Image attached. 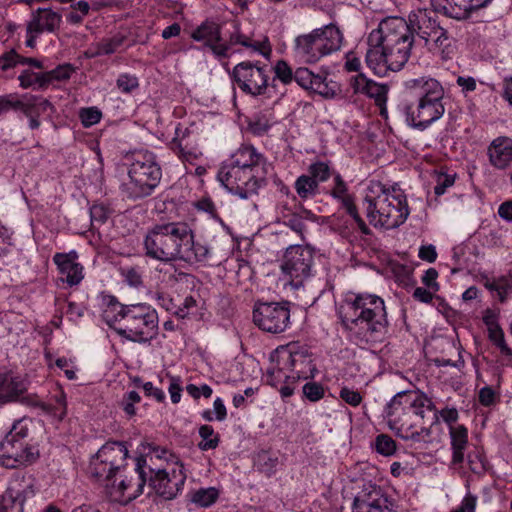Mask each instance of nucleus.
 Returning a JSON list of instances; mask_svg holds the SVG:
<instances>
[{"label": "nucleus", "mask_w": 512, "mask_h": 512, "mask_svg": "<svg viewBox=\"0 0 512 512\" xmlns=\"http://www.w3.org/2000/svg\"><path fill=\"white\" fill-rule=\"evenodd\" d=\"M56 366L64 372L67 379L75 380L77 378L78 367L72 359L65 357L58 358L56 360Z\"/></svg>", "instance_id": "60"}, {"label": "nucleus", "mask_w": 512, "mask_h": 512, "mask_svg": "<svg viewBox=\"0 0 512 512\" xmlns=\"http://www.w3.org/2000/svg\"><path fill=\"white\" fill-rule=\"evenodd\" d=\"M489 163L497 170H505L512 165V138L499 136L487 148Z\"/></svg>", "instance_id": "30"}, {"label": "nucleus", "mask_w": 512, "mask_h": 512, "mask_svg": "<svg viewBox=\"0 0 512 512\" xmlns=\"http://www.w3.org/2000/svg\"><path fill=\"white\" fill-rule=\"evenodd\" d=\"M420 11L421 8L410 11L407 19L387 17L370 33L365 62L375 75L385 77L389 71H400L408 62L415 34L418 35L412 16Z\"/></svg>", "instance_id": "1"}, {"label": "nucleus", "mask_w": 512, "mask_h": 512, "mask_svg": "<svg viewBox=\"0 0 512 512\" xmlns=\"http://www.w3.org/2000/svg\"><path fill=\"white\" fill-rule=\"evenodd\" d=\"M24 95L7 94L0 96V114L7 113L10 110L21 111Z\"/></svg>", "instance_id": "52"}, {"label": "nucleus", "mask_w": 512, "mask_h": 512, "mask_svg": "<svg viewBox=\"0 0 512 512\" xmlns=\"http://www.w3.org/2000/svg\"><path fill=\"white\" fill-rule=\"evenodd\" d=\"M191 38L203 43L219 61L230 57L229 45L222 39L221 26L213 20H206L197 26L192 31Z\"/></svg>", "instance_id": "19"}, {"label": "nucleus", "mask_w": 512, "mask_h": 512, "mask_svg": "<svg viewBox=\"0 0 512 512\" xmlns=\"http://www.w3.org/2000/svg\"><path fill=\"white\" fill-rule=\"evenodd\" d=\"M484 286L489 291L495 292L499 301L504 303L512 294V276L503 275L493 280H487Z\"/></svg>", "instance_id": "39"}, {"label": "nucleus", "mask_w": 512, "mask_h": 512, "mask_svg": "<svg viewBox=\"0 0 512 512\" xmlns=\"http://www.w3.org/2000/svg\"><path fill=\"white\" fill-rule=\"evenodd\" d=\"M117 88L124 94H129L138 89L139 79L129 73H121L116 80Z\"/></svg>", "instance_id": "53"}, {"label": "nucleus", "mask_w": 512, "mask_h": 512, "mask_svg": "<svg viewBox=\"0 0 512 512\" xmlns=\"http://www.w3.org/2000/svg\"><path fill=\"white\" fill-rule=\"evenodd\" d=\"M412 18L418 28V36L425 41L428 49L442 60L450 59L454 53L452 39L447 30L432 18L431 12L421 8Z\"/></svg>", "instance_id": "12"}, {"label": "nucleus", "mask_w": 512, "mask_h": 512, "mask_svg": "<svg viewBox=\"0 0 512 512\" xmlns=\"http://www.w3.org/2000/svg\"><path fill=\"white\" fill-rule=\"evenodd\" d=\"M0 512H24V502L4 493L0 498Z\"/></svg>", "instance_id": "59"}, {"label": "nucleus", "mask_w": 512, "mask_h": 512, "mask_svg": "<svg viewBox=\"0 0 512 512\" xmlns=\"http://www.w3.org/2000/svg\"><path fill=\"white\" fill-rule=\"evenodd\" d=\"M482 321L487 328L489 340L499 349L503 363L512 367V349L507 344L504 331L499 325V312L491 308L485 309Z\"/></svg>", "instance_id": "26"}, {"label": "nucleus", "mask_w": 512, "mask_h": 512, "mask_svg": "<svg viewBox=\"0 0 512 512\" xmlns=\"http://www.w3.org/2000/svg\"><path fill=\"white\" fill-rule=\"evenodd\" d=\"M449 436L452 450L451 462L453 465H460L464 462L468 446V429L464 425L450 427Z\"/></svg>", "instance_id": "35"}, {"label": "nucleus", "mask_w": 512, "mask_h": 512, "mask_svg": "<svg viewBox=\"0 0 512 512\" xmlns=\"http://www.w3.org/2000/svg\"><path fill=\"white\" fill-rule=\"evenodd\" d=\"M281 364H289L293 382L299 379L313 378L317 372L312 355L304 348L295 346L282 348Z\"/></svg>", "instance_id": "20"}, {"label": "nucleus", "mask_w": 512, "mask_h": 512, "mask_svg": "<svg viewBox=\"0 0 512 512\" xmlns=\"http://www.w3.org/2000/svg\"><path fill=\"white\" fill-rule=\"evenodd\" d=\"M29 428L24 420L15 422L11 430L0 442V465L8 469H18L34 464L39 456L36 445L27 442Z\"/></svg>", "instance_id": "11"}, {"label": "nucleus", "mask_w": 512, "mask_h": 512, "mask_svg": "<svg viewBox=\"0 0 512 512\" xmlns=\"http://www.w3.org/2000/svg\"><path fill=\"white\" fill-rule=\"evenodd\" d=\"M363 206L370 224L385 229L398 228L410 214L404 191L397 186L386 187L376 180L369 181Z\"/></svg>", "instance_id": "7"}, {"label": "nucleus", "mask_w": 512, "mask_h": 512, "mask_svg": "<svg viewBox=\"0 0 512 512\" xmlns=\"http://www.w3.org/2000/svg\"><path fill=\"white\" fill-rule=\"evenodd\" d=\"M28 389L26 377L11 371L0 372V408L18 402Z\"/></svg>", "instance_id": "28"}, {"label": "nucleus", "mask_w": 512, "mask_h": 512, "mask_svg": "<svg viewBox=\"0 0 512 512\" xmlns=\"http://www.w3.org/2000/svg\"><path fill=\"white\" fill-rule=\"evenodd\" d=\"M199 435L202 441L198 447L202 451L215 449L219 444V436L210 425H202L199 428Z\"/></svg>", "instance_id": "44"}, {"label": "nucleus", "mask_w": 512, "mask_h": 512, "mask_svg": "<svg viewBox=\"0 0 512 512\" xmlns=\"http://www.w3.org/2000/svg\"><path fill=\"white\" fill-rule=\"evenodd\" d=\"M408 94L415 102L403 107L405 120L411 127L425 130L445 113L444 88L435 78L421 76L405 82Z\"/></svg>", "instance_id": "8"}, {"label": "nucleus", "mask_w": 512, "mask_h": 512, "mask_svg": "<svg viewBox=\"0 0 512 512\" xmlns=\"http://www.w3.org/2000/svg\"><path fill=\"white\" fill-rule=\"evenodd\" d=\"M121 274L123 276L124 282L127 285H129L130 287L138 288V287L142 286L143 279H142V275L138 269H136V268L124 269V270H122Z\"/></svg>", "instance_id": "62"}, {"label": "nucleus", "mask_w": 512, "mask_h": 512, "mask_svg": "<svg viewBox=\"0 0 512 512\" xmlns=\"http://www.w3.org/2000/svg\"><path fill=\"white\" fill-rule=\"evenodd\" d=\"M308 172L318 184L326 182L331 176L334 177L336 172H333L329 161H314L308 167Z\"/></svg>", "instance_id": "42"}, {"label": "nucleus", "mask_w": 512, "mask_h": 512, "mask_svg": "<svg viewBox=\"0 0 512 512\" xmlns=\"http://www.w3.org/2000/svg\"><path fill=\"white\" fill-rule=\"evenodd\" d=\"M186 391L195 400L199 399L201 396L208 399L213 393L212 388L208 384H202L200 386L188 384L186 386Z\"/></svg>", "instance_id": "63"}, {"label": "nucleus", "mask_w": 512, "mask_h": 512, "mask_svg": "<svg viewBox=\"0 0 512 512\" xmlns=\"http://www.w3.org/2000/svg\"><path fill=\"white\" fill-rule=\"evenodd\" d=\"M123 37L115 36L101 40L96 45V50L92 52L90 57H97L101 55H110L117 51V49L123 44Z\"/></svg>", "instance_id": "45"}, {"label": "nucleus", "mask_w": 512, "mask_h": 512, "mask_svg": "<svg viewBox=\"0 0 512 512\" xmlns=\"http://www.w3.org/2000/svg\"><path fill=\"white\" fill-rule=\"evenodd\" d=\"M79 118L84 127L88 128L100 122L102 113L97 107L82 108Z\"/></svg>", "instance_id": "55"}, {"label": "nucleus", "mask_w": 512, "mask_h": 512, "mask_svg": "<svg viewBox=\"0 0 512 512\" xmlns=\"http://www.w3.org/2000/svg\"><path fill=\"white\" fill-rule=\"evenodd\" d=\"M273 71L275 79L279 80L284 85H289L294 81L295 72H293L292 68L284 60H278L273 67Z\"/></svg>", "instance_id": "50"}, {"label": "nucleus", "mask_w": 512, "mask_h": 512, "mask_svg": "<svg viewBox=\"0 0 512 512\" xmlns=\"http://www.w3.org/2000/svg\"><path fill=\"white\" fill-rule=\"evenodd\" d=\"M61 15L51 9L39 8L36 10L27 23L30 25V30L43 32H54L61 23Z\"/></svg>", "instance_id": "33"}, {"label": "nucleus", "mask_w": 512, "mask_h": 512, "mask_svg": "<svg viewBox=\"0 0 512 512\" xmlns=\"http://www.w3.org/2000/svg\"><path fill=\"white\" fill-rule=\"evenodd\" d=\"M439 418H441L442 421L448 425V429H450V427L458 425L457 421L459 419V413L454 407H445L441 410H437V408H435L433 424L437 423Z\"/></svg>", "instance_id": "54"}, {"label": "nucleus", "mask_w": 512, "mask_h": 512, "mask_svg": "<svg viewBox=\"0 0 512 512\" xmlns=\"http://www.w3.org/2000/svg\"><path fill=\"white\" fill-rule=\"evenodd\" d=\"M330 195L334 200L339 202L347 214L353 218L358 228L363 233L368 234L369 229L358 213L354 197L349 193L347 183L338 172L334 174L333 186L330 190Z\"/></svg>", "instance_id": "27"}, {"label": "nucleus", "mask_w": 512, "mask_h": 512, "mask_svg": "<svg viewBox=\"0 0 512 512\" xmlns=\"http://www.w3.org/2000/svg\"><path fill=\"white\" fill-rule=\"evenodd\" d=\"M314 252L308 246L290 245L281 261L283 275L288 278L289 284L298 289L312 277Z\"/></svg>", "instance_id": "13"}, {"label": "nucleus", "mask_w": 512, "mask_h": 512, "mask_svg": "<svg viewBox=\"0 0 512 512\" xmlns=\"http://www.w3.org/2000/svg\"><path fill=\"white\" fill-rule=\"evenodd\" d=\"M143 250L146 257L161 263H208L218 255L212 245L196 241L193 229L185 222L154 225L143 238Z\"/></svg>", "instance_id": "2"}, {"label": "nucleus", "mask_w": 512, "mask_h": 512, "mask_svg": "<svg viewBox=\"0 0 512 512\" xmlns=\"http://www.w3.org/2000/svg\"><path fill=\"white\" fill-rule=\"evenodd\" d=\"M433 400L424 392L400 391L386 404L384 416L388 427L395 434L415 443L431 441V427L424 425L428 413L435 412Z\"/></svg>", "instance_id": "5"}, {"label": "nucleus", "mask_w": 512, "mask_h": 512, "mask_svg": "<svg viewBox=\"0 0 512 512\" xmlns=\"http://www.w3.org/2000/svg\"><path fill=\"white\" fill-rule=\"evenodd\" d=\"M109 209L103 204H94L90 208V219L92 226L104 224L109 217Z\"/></svg>", "instance_id": "58"}, {"label": "nucleus", "mask_w": 512, "mask_h": 512, "mask_svg": "<svg viewBox=\"0 0 512 512\" xmlns=\"http://www.w3.org/2000/svg\"><path fill=\"white\" fill-rule=\"evenodd\" d=\"M168 380V392L170 399L173 404H177L181 400L182 393V380L179 376H173L170 374L166 375Z\"/></svg>", "instance_id": "57"}, {"label": "nucleus", "mask_w": 512, "mask_h": 512, "mask_svg": "<svg viewBox=\"0 0 512 512\" xmlns=\"http://www.w3.org/2000/svg\"><path fill=\"white\" fill-rule=\"evenodd\" d=\"M255 466L266 477H272L279 469L280 460L277 455L262 451L255 458Z\"/></svg>", "instance_id": "40"}, {"label": "nucleus", "mask_w": 512, "mask_h": 512, "mask_svg": "<svg viewBox=\"0 0 512 512\" xmlns=\"http://www.w3.org/2000/svg\"><path fill=\"white\" fill-rule=\"evenodd\" d=\"M374 448L382 456L389 457L395 454L397 450L396 442L387 434H380L375 438Z\"/></svg>", "instance_id": "47"}, {"label": "nucleus", "mask_w": 512, "mask_h": 512, "mask_svg": "<svg viewBox=\"0 0 512 512\" xmlns=\"http://www.w3.org/2000/svg\"><path fill=\"white\" fill-rule=\"evenodd\" d=\"M343 326L361 343L380 341L387 331L384 300L370 293H350L341 311Z\"/></svg>", "instance_id": "6"}, {"label": "nucleus", "mask_w": 512, "mask_h": 512, "mask_svg": "<svg viewBox=\"0 0 512 512\" xmlns=\"http://www.w3.org/2000/svg\"><path fill=\"white\" fill-rule=\"evenodd\" d=\"M75 72V67L69 63L58 65L56 68L45 72L47 86L54 81H67Z\"/></svg>", "instance_id": "46"}, {"label": "nucleus", "mask_w": 512, "mask_h": 512, "mask_svg": "<svg viewBox=\"0 0 512 512\" xmlns=\"http://www.w3.org/2000/svg\"><path fill=\"white\" fill-rule=\"evenodd\" d=\"M100 456L107 459L119 472L126 466L129 452L123 442H107L99 450Z\"/></svg>", "instance_id": "36"}, {"label": "nucleus", "mask_w": 512, "mask_h": 512, "mask_svg": "<svg viewBox=\"0 0 512 512\" xmlns=\"http://www.w3.org/2000/svg\"><path fill=\"white\" fill-rule=\"evenodd\" d=\"M298 197L303 200L314 198L319 193V184L309 174H302L294 182Z\"/></svg>", "instance_id": "38"}, {"label": "nucleus", "mask_w": 512, "mask_h": 512, "mask_svg": "<svg viewBox=\"0 0 512 512\" xmlns=\"http://www.w3.org/2000/svg\"><path fill=\"white\" fill-rule=\"evenodd\" d=\"M19 86L22 89H43L47 87L45 72L36 73L30 69L23 70L18 76Z\"/></svg>", "instance_id": "41"}, {"label": "nucleus", "mask_w": 512, "mask_h": 512, "mask_svg": "<svg viewBox=\"0 0 512 512\" xmlns=\"http://www.w3.org/2000/svg\"><path fill=\"white\" fill-rule=\"evenodd\" d=\"M392 501L387 492L379 485L367 483L356 494L352 503V512H391Z\"/></svg>", "instance_id": "18"}, {"label": "nucleus", "mask_w": 512, "mask_h": 512, "mask_svg": "<svg viewBox=\"0 0 512 512\" xmlns=\"http://www.w3.org/2000/svg\"><path fill=\"white\" fill-rule=\"evenodd\" d=\"M436 11L458 21L469 19L472 14L487 7L492 0H431Z\"/></svg>", "instance_id": "23"}, {"label": "nucleus", "mask_w": 512, "mask_h": 512, "mask_svg": "<svg viewBox=\"0 0 512 512\" xmlns=\"http://www.w3.org/2000/svg\"><path fill=\"white\" fill-rule=\"evenodd\" d=\"M71 9L72 11L66 15V20L72 25H79L84 17L89 14L90 4L87 1L81 0L71 5Z\"/></svg>", "instance_id": "48"}, {"label": "nucleus", "mask_w": 512, "mask_h": 512, "mask_svg": "<svg viewBox=\"0 0 512 512\" xmlns=\"http://www.w3.org/2000/svg\"><path fill=\"white\" fill-rule=\"evenodd\" d=\"M229 53L233 46L240 45L251 53H256L263 56L265 59H269L272 54V46L269 38L266 35L256 36L253 32L245 33L240 29V26L236 24L234 31L230 34L228 42Z\"/></svg>", "instance_id": "25"}, {"label": "nucleus", "mask_w": 512, "mask_h": 512, "mask_svg": "<svg viewBox=\"0 0 512 512\" xmlns=\"http://www.w3.org/2000/svg\"><path fill=\"white\" fill-rule=\"evenodd\" d=\"M304 397L310 402H318L325 396L324 386L315 381L307 382L302 387Z\"/></svg>", "instance_id": "51"}, {"label": "nucleus", "mask_w": 512, "mask_h": 512, "mask_svg": "<svg viewBox=\"0 0 512 512\" xmlns=\"http://www.w3.org/2000/svg\"><path fill=\"white\" fill-rule=\"evenodd\" d=\"M171 150L182 160L193 162L201 154L197 145L191 141L190 135L183 132L179 127L176 128L175 137L170 143Z\"/></svg>", "instance_id": "32"}, {"label": "nucleus", "mask_w": 512, "mask_h": 512, "mask_svg": "<svg viewBox=\"0 0 512 512\" xmlns=\"http://www.w3.org/2000/svg\"><path fill=\"white\" fill-rule=\"evenodd\" d=\"M21 112L28 118L29 128L35 130L41 125L39 118L43 115L50 117L54 112V106L41 96L24 94Z\"/></svg>", "instance_id": "29"}, {"label": "nucleus", "mask_w": 512, "mask_h": 512, "mask_svg": "<svg viewBox=\"0 0 512 512\" xmlns=\"http://www.w3.org/2000/svg\"><path fill=\"white\" fill-rule=\"evenodd\" d=\"M231 78L234 84L250 96L264 95L268 89L269 73L266 65L243 61L233 67Z\"/></svg>", "instance_id": "14"}, {"label": "nucleus", "mask_w": 512, "mask_h": 512, "mask_svg": "<svg viewBox=\"0 0 512 512\" xmlns=\"http://www.w3.org/2000/svg\"><path fill=\"white\" fill-rule=\"evenodd\" d=\"M99 306L106 324L128 341L146 344L158 335V313L146 302L122 304L113 295L101 294Z\"/></svg>", "instance_id": "4"}, {"label": "nucleus", "mask_w": 512, "mask_h": 512, "mask_svg": "<svg viewBox=\"0 0 512 512\" xmlns=\"http://www.w3.org/2000/svg\"><path fill=\"white\" fill-rule=\"evenodd\" d=\"M478 497L471 492H467L463 497L460 505L454 509V512H475Z\"/></svg>", "instance_id": "64"}, {"label": "nucleus", "mask_w": 512, "mask_h": 512, "mask_svg": "<svg viewBox=\"0 0 512 512\" xmlns=\"http://www.w3.org/2000/svg\"><path fill=\"white\" fill-rule=\"evenodd\" d=\"M36 490L37 481L34 476L30 474H16L11 479L5 494L25 503L28 499L35 496Z\"/></svg>", "instance_id": "31"}, {"label": "nucleus", "mask_w": 512, "mask_h": 512, "mask_svg": "<svg viewBox=\"0 0 512 512\" xmlns=\"http://www.w3.org/2000/svg\"><path fill=\"white\" fill-rule=\"evenodd\" d=\"M349 85L353 94L373 99L375 104L380 108V115L385 118L387 117V85L378 83L368 78L363 73L352 76L349 80Z\"/></svg>", "instance_id": "21"}, {"label": "nucleus", "mask_w": 512, "mask_h": 512, "mask_svg": "<svg viewBox=\"0 0 512 512\" xmlns=\"http://www.w3.org/2000/svg\"><path fill=\"white\" fill-rule=\"evenodd\" d=\"M78 258L76 250L67 253H55L52 258L60 275V280L70 287L79 285L84 279V267L78 262Z\"/></svg>", "instance_id": "24"}, {"label": "nucleus", "mask_w": 512, "mask_h": 512, "mask_svg": "<svg viewBox=\"0 0 512 512\" xmlns=\"http://www.w3.org/2000/svg\"><path fill=\"white\" fill-rule=\"evenodd\" d=\"M343 35L334 24L316 28L307 34L299 35L294 40L295 57L304 63H316L322 57L341 48Z\"/></svg>", "instance_id": "10"}, {"label": "nucleus", "mask_w": 512, "mask_h": 512, "mask_svg": "<svg viewBox=\"0 0 512 512\" xmlns=\"http://www.w3.org/2000/svg\"><path fill=\"white\" fill-rule=\"evenodd\" d=\"M282 348L277 349L271 355V364L267 369V382L277 388L280 384L288 381L293 382V375L289 364H281Z\"/></svg>", "instance_id": "34"}, {"label": "nucleus", "mask_w": 512, "mask_h": 512, "mask_svg": "<svg viewBox=\"0 0 512 512\" xmlns=\"http://www.w3.org/2000/svg\"><path fill=\"white\" fill-rule=\"evenodd\" d=\"M219 491L214 487L200 488L191 496V501L200 507H209L216 502Z\"/></svg>", "instance_id": "43"}, {"label": "nucleus", "mask_w": 512, "mask_h": 512, "mask_svg": "<svg viewBox=\"0 0 512 512\" xmlns=\"http://www.w3.org/2000/svg\"><path fill=\"white\" fill-rule=\"evenodd\" d=\"M144 463V459L137 458L133 475L126 476L117 484L111 486L106 484L112 501L128 504L143 493L146 484L145 472L143 470Z\"/></svg>", "instance_id": "17"}, {"label": "nucleus", "mask_w": 512, "mask_h": 512, "mask_svg": "<svg viewBox=\"0 0 512 512\" xmlns=\"http://www.w3.org/2000/svg\"><path fill=\"white\" fill-rule=\"evenodd\" d=\"M339 397L348 405L352 407H358L362 401L363 396L358 390L350 388L348 386H342L339 391Z\"/></svg>", "instance_id": "56"}, {"label": "nucleus", "mask_w": 512, "mask_h": 512, "mask_svg": "<svg viewBox=\"0 0 512 512\" xmlns=\"http://www.w3.org/2000/svg\"><path fill=\"white\" fill-rule=\"evenodd\" d=\"M201 417L208 422L213 420L224 421L227 417V410L224 401L220 397H217L213 402V410H203L201 412Z\"/></svg>", "instance_id": "49"}, {"label": "nucleus", "mask_w": 512, "mask_h": 512, "mask_svg": "<svg viewBox=\"0 0 512 512\" xmlns=\"http://www.w3.org/2000/svg\"><path fill=\"white\" fill-rule=\"evenodd\" d=\"M89 471L91 476L99 482L109 481L119 472L116 468L110 465V462H108L107 459L100 456L99 451H97V453L91 458Z\"/></svg>", "instance_id": "37"}, {"label": "nucleus", "mask_w": 512, "mask_h": 512, "mask_svg": "<svg viewBox=\"0 0 512 512\" xmlns=\"http://www.w3.org/2000/svg\"><path fill=\"white\" fill-rule=\"evenodd\" d=\"M294 81L302 88L321 95L324 98L332 99L340 91L337 82L328 80L326 76L314 74L308 68L296 69Z\"/></svg>", "instance_id": "22"}, {"label": "nucleus", "mask_w": 512, "mask_h": 512, "mask_svg": "<svg viewBox=\"0 0 512 512\" xmlns=\"http://www.w3.org/2000/svg\"><path fill=\"white\" fill-rule=\"evenodd\" d=\"M128 177L121 184V191L130 199H141L153 193L162 178V169L150 152L135 154L128 167Z\"/></svg>", "instance_id": "9"}, {"label": "nucleus", "mask_w": 512, "mask_h": 512, "mask_svg": "<svg viewBox=\"0 0 512 512\" xmlns=\"http://www.w3.org/2000/svg\"><path fill=\"white\" fill-rule=\"evenodd\" d=\"M20 55L11 49L0 55V70L7 71L19 64Z\"/></svg>", "instance_id": "61"}, {"label": "nucleus", "mask_w": 512, "mask_h": 512, "mask_svg": "<svg viewBox=\"0 0 512 512\" xmlns=\"http://www.w3.org/2000/svg\"><path fill=\"white\" fill-rule=\"evenodd\" d=\"M287 302H260L253 309L254 324L267 333L284 332L291 324Z\"/></svg>", "instance_id": "15"}, {"label": "nucleus", "mask_w": 512, "mask_h": 512, "mask_svg": "<svg viewBox=\"0 0 512 512\" xmlns=\"http://www.w3.org/2000/svg\"><path fill=\"white\" fill-rule=\"evenodd\" d=\"M186 478L183 463L176 461L163 469L152 471L149 485L158 496L172 500L182 491Z\"/></svg>", "instance_id": "16"}, {"label": "nucleus", "mask_w": 512, "mask_h": 512, "mask_svg": "<svg viewBox=\"0 0 512 512\" xmlns=\"http://www.w3.org/2000/svg\"><path fill=\"white\" fill-rule=\"evenodd\" d=\"M270 163L254 145L241 144L220 166L217 179L232 195L247 200L266 185Z\"/></svg>", "instance_id": "3"}]
</instances>
